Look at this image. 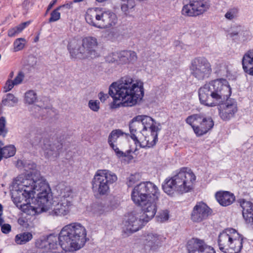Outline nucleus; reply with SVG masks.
Listing matches in <instances>:
<instances>
[{
  "mask_svg": "<svg viewBox=\"0 0 253 253\" xmlns=\"http://www.w3.org/2000/svg\"><path fill=\"white\" fill-rule=\"evenodd\" d=\"M228 82L220 78L212 80L201 86L198 91L200 103L208 107H214L222 103L218 108L220 118L224 121L233 118L238 111L237 102L228 100L231 94Z\"/></svg>",
  "mask_w": 253,
  "mask_h": 253,
  "instance_id": "nucleus-1",
  "label": "nucleus"
},
{
  "mask_svg": "<svg viewBox=\"0 0 253 253\" xmlns=\"http://www.w3.org/2000/svg\"><path fill=\"white\" fill-rule=\"evenodd\" d=\"M86 231L79 223H73L62 228L58 236L53 234L42 240L39 246L46 252L56 253L61 248L65 252H73L82 248L86 242Z\"/></svg>",
  "mask_w": 253,
  "mask_h": 253,
  "instance_id": "nucleus-2",
  "label": "nucleus"
},
{
  "mask_svg": "<svg viewBox=\"0 0 253 253\" xmlns=\"http://www.w3.org/2000/svg\"><path fill=\"white\" fill-rule=\"evenodd\" d=\"M109 94L113 98L111 109L133 106L144 97L143 83L128 76H124L110 84Z\"/></svg>",
  "mask_w": 253,
  "mask_h": 253,
  "instance_id": "nucleus-3",
  "label": "nucleus"
},
{
  "mask_svg": "<svg viewBox=\"0 0 253 253\" xmlns=\"http://www.w3.org/2000/svg\"><path fill=\"white\" fill-rule=\"evenodd\" d=\"M195 180L196 176L192 170L183 167L170 179H166L163 189L169 195L172 196L174 192L182 194L192 190Z\"/></svg>",
  "mask_w": 253,
  "mask_h": 253,
  "instance_id": "nucleus-4",
  "label": "nucleus"
},
{
  "mask_svg": "<svg viewBox=\"0 0 253 253\" xmlns=\"http://www.w3.org/2000/svg\"><path fill=\"white\" fill-rule=\"evenodd\" d=\"M117 180V175L112 171L107 169H98L91 181L92 191L97 195H107L110 191V185Z\"/></svg>",
  "mask_w": 253,
  "mask_h": 253,
  "instance_id": "nucleus-5",
  "label": "nucleus"
},
{
  "mask_svg": "<svg viewBox=\"0 0 253 253\" xmlns=\"http://www.w3.org/2000/svg\"><path fill=\"white\" fill-rule=\"evenodd\" d=\"M243 237L235 229L228 228L218 237L219 250L225 253H239L243 247Z\"/></svg>",
  "mask_w": 253,
  "mask_h": 253,
  "instance_id": "nucleus-6",
  "label": "nucleus"
},
{
  "mask_svg": "<svg viewBox=\"0 0 253 253\" xmlns=\"http://www.w3.org/2000/svg\"><path fill=\"white\" fill-rule=\"evenodd\" d=\"M76 43V41L75 40L70 42L68 45V48L73 57L93 59L99 56L98 52V43L96 38H84L82 40V46H80L77 49L74 47Z\"/></svg>",
  "mask_w": 253,
  "mask_h": 253,
  "instance_id": "nucleus-7",
  "label": "nucleus"
},
{
  "mask_svg": "<svg viewBox=\"0 0 253 253\" xmlns=\"http://www.w3.org/2000/svg\"><path fill=\"white\" fill-rule=\"evenodd\" d=\"M28 166L24 165L23 167L26 171H28V169H32V171L30 172L31 178H24L19 184V188L17 189L20 192V194L23 196V198H25V201L27 202L33 200L35 195L39 188L38 180L43 177H41L39 172L35 170L36 165L34 163L29 164ZM28 175L29 173L28 174Z\"/></svg>",
  "mask_w": 253,
  "mask_h": 253,
  "instance_id": "nucleus-8",
  "label": "nucleus"
},
{
  "mask_svg": "<svg viewBox=\"0 0 253 253\" xmlns=\"http://www.w3.org/2000/svg\"><path fill=\"white\" fill-rule=\"evenodd\" d=\"M131 199L136 204H143L147 200L160 196L158 187L150 181L142 182L133 188L131 194Z\"/></svg>",
  "mask_w": 253,
  "mask_h": 253,
  "instance_id": "nucleus-9",
  "label": "nucleus"
},
{
  "mask_svg": "<svg viewBox=\"0 0 253 253\" xmlns=\"http://www.w3.org/2000/svg\"><path fill=\"white\" fill-rule=\"evenodd\" d=\"M73 193L71 188L66 187L61 190L58 202L51 208L49 211L52 216H65L70 212L73 207Z\"/></svg>",
  "mask_w": 253,
  "mask_h": 253,
  "instance_id": "nucleus-10",
  "label": "nucleus"
},
{
  "mask_svg": "<svg viewBox=\"0 0 253 253\" xmlns=\"http://www.w3.org/2000/svg\"><path fill=\"white\" fill-rule=\"evenodd\" d=\"M189 68L191 75L198 81H203L209 78L212 73L211 64L203 56L193 59Z\"/></svg>",
  "mask_w": 253,
  "mask_h": 253,
  "instance_id": "nucleus-11",
  "label": "nucleus"
},
{
  "mask_svg": "<svg viewBox=\"0 0 253 253\" xmlns=\"http://www.w3.org/2000/svg\"><path fill=\"white\" fill-rule=\"evenodd\" d=\"M185 122L192 126L197 136L205 134L214 126L213 121L211 117L207 118L201 114L188 116Z\"/></svg>",
  "mask_w": 253,
  "mask_h": 253,
  "instance_id": "nucleus-12",
  "label": "nucleus"
},
{
  "mask_svg": "<svg viewBox=\"0 0 253 253\" xmlns=\"http://www.w3.org/2000/svg\"><path fill=\"white\" fill-rule=\"evenodd\" d=\"M147 223L139 212L133 211L126 215L122 227L123 235L127 237L140 230Z\"/></svg>",
  "mask_w": 253,
  "mask_h": 253,
  "instance_id": "nucleus-13",
  "label": "nucleus"
},
{
  "mask_svg": "<svg viewBox=\"0 0 253 253\" xmlns=\"http://www.w3.org/2000/svg\"><path fill=\"white\" fill-rule=\"evenodd\" d=\"M210 0H189V3L182 9V14L190 17H196L207 12L211 7Z\"/></svg>",
  "mask_w": 253,
  "mask_h": 253,
  "instance_id": "nucleus-14",
  "label": "nucleus"
},
{
  "mask_svg": "<svg viewBox=\"0 0 253 253\" xmlns=\"http://www.w3.org/2000/svg\"><path fill=\"white\" fill-rule=\"evenodd\" d=\"M41 146L45 158L50 160H54L59 156L63 148V143L57 138H44Z\"/></svg>",
  "mask_w": 253,
  "mask_h": 253,
  "instance_id": "nucleus-15",
  "label": "nucleus"
},
{
  "mask_svg": "<svg viewBox=\"0 0 253 253\" xmlns=\"http://www.w3.org/2000/svg\"><path fill=\"white\" fill-rule=\"evenodd\" d=\"M39 188L37 191V201L38 206L43 211H46L51 209L52 207L50 194V189L45 179L42 178L38 180Z\"/></svg>",
  "mask_w": 253,
  "mask_h": 253,
  "instance_id": "nucleus-16",
  "label": "nucleus"
},
{
  "mask_svg": "<svg viewBox=\"0 0 253 253\" xmlns=\"http://www.w3.org/2000/svg\"><path fill=\"white\" fill-rule=\"evenodd\" d=\"M212 210L205 203L197 202L191 213L190 219L195 223H200L207 219L212 215Z\"/></svg>",
  "mask_w": 253,
  "mask_h": 253,
  "instance_id": "nucleus-17",
  "label": "nucleus"
},
{
  "mask_svg": "<svg viewBox=\"0 0 253 253\" xmlns=\"http://www.w3.org/2000/svg\"><path fill=\"white\" fill-rule=\"evenodd\" d=\"M188 253H215L214 248L207 244L204 240L192 238L187 243Z\"/></svg>",
  "mask_w": 253,
  "mask_h": 253,
  "instance_id": "nucleus-18",
  "label": "nucleus"
},
{
  "mask_svg": "<svg viewBox=\"0 0 253 253\" xmlns=\"http://www.w3.org/2000/svg\"><path fill=\"white\" fill-rule=\"evenodd\" d=\"M166 239L162 235L150 233L145 236L144 249L149 252H157L165 241Z\"/></svg>",
  "mask_w": 253,
  "mask_h": 253,
  "instance_id": "nucleus-19",
  "label": "nucleus"
},
{
  "mask_svg": "<svg viewBox=\"0 0 253 253\" xmlns=\"http://www.w3.org/2000/svg\"><path fill=\"white\" fill-rule=\"evenodd\" d=\"M159 196H157L156 198H152L145 201L143 204H138V206L141 207L142 211L139 212L143 216V218L148 222L151 219L156 213L157 211V202L159 200Z\"/></svg>",
  "mask_w": 253,
  "mask_h": 253,
  "instance_id": "nucleus-20",
  "label": "nucleus"
},
{
  "mask_svg": "<svg viewBox=\"0 0 253 253\" xmlns=\"http://www.w3.org/2000/svg\"><path fill=\"white\" fill-rule=\"evenodd\" d=\"M118 22L117 15L111 9L101 7L100 29L114 27Z\"/></svg>",
  "mask_w": 253,
  "mask_h": 253,
  "instance_id": "nucleus-21",
  "label": "nucleus"
},
{
  "mask_svg": "<svg viewBox=\"0 0 253 253\" xmlns=\"http://www.w3.org/2000/svg\"><path fill=\"white\" fill-rule=\"evenodd\" d=\"M158 131H152L142 132V136L138 137L134 143L141 148H150L154 146L158 140Z\"/></svg>",
  "mask_w": 253,
  "mask_h": 253,
  "instance_id": "nucleus-22",
  "label": "nucleus"
},
{
  "mask_svg": "<svg viewBox=\"0 0 253 253\" xmlns=\"http://www.w3.org/2000/svg\"><path fill=\"white\" fill-rule=\"evenodd\" d=\"M101 7L88 8L85 14V19L89 25L100 29Z\"/></svg>",
  "mask_w": 253,
  "mask_h": 253,
  "instance_id": "nucleus-23",
  "label": "nucleus"
},
{
  "mask_svg": "<svg viewBox=\"0 0 253 253\" xmlns=\"http://www.w3.org/2000/svg\"><path fill=\"white\" fill-rule=\"evenodd\" d=\"M240 205L242 208V214L246 222L253 226V204L245 199L240 200Z\"/></svg>",
  "mask_w": 253,
  "mask_h": 253,
  "instance_id": "nucleus-24",
  "label": "nucleus"
},
{
  "mask_svg": "<svg viewBox=\"0 0 253 253\" xmlns=\"http://www.w3.org/2000/svg\"><path fill=\"white\" fill-rule=\"evenodd\" d=\"M129 131L130 133V137L135 142L138 141V137L142 136L143 129L142 126L141 122L138 119H137V116L134 117L129 125Z\"/></svg>",
  "mask_w": 253,
  "mask_h": 253,
  "instance_id": "nucleus-25",
  "label": "nucleus"
},
{
  "mask_svg": "<svg viewBox=\"0 0 253 253\" xmlns=\"http://www.w3.org/2000/svg\"><path fill=\"white\" fill-rule=\"evenodd\" d=\"M215 196L218 203L223 207L231 205L235 200L234 195L229 191L217 192Z\"/></svg>",
  "mask_w": 253,
  "mask_h": 253,
  "instance_id": "nucleus-26",
  "label": "nucleus"
},
{
  "mask_svg": "<svg viewBox=\"0 0 253 253\" xmlns=\"http://www.w3.org/2000/svg\"><path fill=\"white\" fill-rule=\"evenodd\" d=\"M137 119H138L141 122L143 128L142 132L148 131L149 133V131L159 130V128L156 125V123L151 117L148 116H137Z\"/></svg>",
  "mask_w": 253,
  "mask_h": 253,
  "instance_id": "nucleus-27",
  "label": "nucleus"
},
{
  "mask_svg": "<svg viewBox=\"0 0 253 253\" xmlns=\"http://www.w3.org/2000/svg\"><path fill=\"white\" fill-rule=\"evenodd\" d=\"M243 69L245 72L253 76V50L245 53L242 59Z\"/></svg>",
  "mask_w": 253,
  "mask_h": 253,
  "instance_id": "nucleus-28",
  "label": "nucleus"
},
{
  "mask_svg": "<svg viewBox=\"0 0 253 253\" xmlns=\"http://www.w3.org/2000/svg\"><path fill=\"white\" fill-rule=\"evenodd\" d=\"M119 63L126 64L133 63L137 60V56L135 52L132 50H123L119 52Z\"/></svg>",
  "mask_w": 253,
  "mask_h": 253,
  "instance_id": "nucleus-29",
  "label": "nucleus"
},
{
  "mask_svg": "<svg viewBox=\"0 0 253 253\" xmlns=\"http://www.w3.org/2000/svg\"><path fill=\"white\" fill-rule=\"evenodd\" d=\"M31 22L30 21L22 23L16 26L10 28L7 31V35L9 37H14L21 33L23 30L28 27Z\"/></svg>",
  "mask_w": 253,
  "mask_h": 253,
  "instance_id": "nucleus-30",
  "label": "nucleus"
},
{
  "mask_svg": "<svg viewBox=\"0 0 253 253\" xmlns=\"http://www.w3.org/2000/svg\"><path fill=\"white\" fill-rule=\"evenodd\" d=\"M135 6L134 0H121V8L122 11L126 14L128 15L133 11Z\"/></svg>",
  "mask_w": 253,
  "mask_h": 253,
  "instance_id": "nucleus-31",
  "label": "nucleus"
},
{
  "mask_svg": "<svg viewBox=\"0 0 253 253\" xmlns=\"http://www.w3.org/2000/svg\"><path fill=\"white\" fill-rule=\"evenodd\" d=\"M16 152L15 147L12 145L0 148V162L2 158H7L13 156Z\"/></svg>",
  "mask_w": 253,
  "mask_h": 253,
  "instance_id": "nucleus-32",
  "label": "nucleus"
},
{
  "mask_svg": "<svg viewBox=\"0 0 253 253\" xmlns=\"http://www.w3.org/2000/svg\"><path fill=\"white\" fill-rule=\"evenodd\" d=\"M33 235L30 232H23L17 234L15 238V242L18 245H23L31 241Z\"/></svg>",
  "mask_w": 253,
  "mask_h": 253,
  "instance_id": "nucleus-33",
  "label": "nucleus"
},
{
  "mask_svg": "<svg viewBox=\"0 0 253 253\" xmlns=\"http://www.w3.org/2000/svg\"><path fill=\"white\" fill-rule=\"evenodd\" d=\"M18 102V98L13 94L7 93L2 98L1 105L11 107H13Z\"/></svg>",
  "mask_w": 253,
  "mask_h": 253,
  "instance_id": "nucleus-34",
  "label": "nucleus"
},
{
  "mask_svg": "<svg viewBox=\"0 0 253 253\" xmlns=\"http://www.w3.org/2000/svg\"><path fill=\"white\" fill-rule=\"evenodd\" d=\"M18 190H16L12 193L11 198L15 205L19 208H21L23 205L26 203L25 198H23V196L20 195Z\"/></svg>",
  "mask_w": 253,
  "mask_h": 253,
  "instance_id": "nucleus-35",
  "label": "nucleus"
},
{
  "mask_svg": "<svg viewBox=\"0 0 253 253\" xmlns=\"http://www.w3.org/2000/svg\"><path fill=\"white\" fill-rule=\"evenodd\" d=\"M37 100V94L35 91L30 90L25 93L24 101L25 103L32 105L36 102Z\"/></svg>",
  "mask_w": 253,
  "mask_h": 253,
  "instance_id": "nucleus-36",
  "label": "nucleus"
},
{
  "mask_svg": "<svg viewBox=\"0 0 253 253\" xmlns=\"http://www.w3.org/2000/svg\"><path fill=\"white\" fill-rule=\"evenodd\" d=\"M125 133L121 129H115L112 130L109 135L108 143L109 144H115L117 139L121 136H123Z\"/></svg>",
  "mask_w": 253,
  "mask_h": 253,
  "instance_id": "nucleus-37",
  "label": "nucleus"
},
{
  "mask_svg": "<svg viewBox=\"0 0 253 253\" xmlns=\"http://www.w3.org/2000/svg\"><path fill=\"white\" fill-rule=\"evenodd\" d=\"M91 212L94 216H99L105 214L106 207L102 204H94L91 206Z\"/></svg>",
  "mask_w": 253,
  "mask_h": 253,
  "instance_id": "nucleus-38",
  "label": "nucleus"
},
{
  "mask_svg": "<svg viewBox=\"0 0 253 253\" xmlns=\"http://www.w3.org/2000/svg\"><path fill=\"white\" fill-rule=\"evenodd\" d=\"M26 203L24 204V205H23V207L21 208L22 211L26 213V214L30 215H35L37 212V208L36 207H34L33 206H32L30 205L31 201L29 202H27L25 201Z\"/></svg>",
  "mask_w": 253,
  "mask_h": 253,
  "instance_id": "nucleus-39",
  "label": "nucleus"
},
{
  "mask_svg": "<svg viewBox=\"0 0 253 253\" xmlns=\"http://www.w3.org/2000/svg\"><path fill=\"white\" fill-rule=\"evenodd\" d=\"M27 41L25 39L20 38L16 39L13 42V51L17 52L24 49Z\"/></svg>",
  "mask_w": 253,
  "mask_h": 253,
  "instance_id": "nucleus-40",
  "label": "nucleus"
},
{
  "mask_svg": "<svg viewBox=\"0 0 253 253\" xmlns=\"http://www.w3.org/2000/svg\"><path fill=\"white\" fill-rule=\"evenodd\" d=\"M239 8L236 7L231 8L228 10L225 14V17L229 20H232L237 18L239 14Z\"/></svg>",
  "mask_w": 253,
  "mask_h": 253,
  "instance_id": "nucleus-41",
  "label": "nucleus"
},
{
  "mask_svg": "<svg viewBox=\"0 0 253 253\" xmlns=\"http://www.w3.org/2000/svg\"><path fill=\"white\" fill-rule=\"evenodd\" d=\"M169 218V212L167 210L160 211L157 216V221L160 222H165L168 220Z\"/></svg>",
  "mask_w": 253,
  "mask_h": 253,
  "instance_id": "nucleus-42",
  "label": "nucleus"
},
{
  "mask_svg": "<svg viewBox=\"0 0 253 253\" xmlns=\"http://www.w3.org/2000/svg\"><path fill=\"white\" fill-rule=\"evenodd\" d=\"M8 130L6 127V120L4 117L0 118V136L5 137Z\"/></svg>",
  "mask_w": 253,
  "mask_h": 253,
  "instance_id": "nucleus-43",
  "label": "nucleus"
},
{
  "mask_svg": "<svg viewBox=\"0 0 253 253\" xmlns=\"http://www.w3.org/2000/svg\"><path fill=\"white\" fill-rule=\"evenodd\" d=\"M106 61L109 63L117 62L119 63V52H115L109 53L105 57Z\"/></svg>",
  "mask_w": 253,
  "mask_h": 253,
  "instance_id": "nucleus-44",
  "label": "nucleus"
},
{
  "mask_svg": "<svg viewBox=\"0 0 253 253\" xmlns=\"http://www.w3.org/2000/svg\"><path fill=\"white\" fill-rule=\"evenodd\" d=\"M140 179V175L139 173H134L131 174L128 178L126 184L128 187H131L136 182Z\"/></svg>",
  "mask_w": 253,
  "mask_h": 253,
  "instance_id": "nucleus-45",
  "label": "nucleus"
},
{
  "mask_svg": "<svg viewBox=\"0 0 253 253\" xmlns=\"http://www.w3.org/2000/svg\"><path fill=\"white\" fill-rule=\"evenodd\" d=\"M60 7H57L53 10L51 14L50 17L49 19V22H53L58 21L60 18V13L59 12Z\"/></svg>",
  "mask_w": 253,
  "mask_h": 253,
  "instance_id": "nucleus-46",
  "label": "nucleus"
},
{
  "mask_svg": "<svg viewBox=\"0 0 253 253\" xmlns=\"http://www.w3.org/2000/svg\"><path fill=\"white\" fill-rule=\"evenodd\" d=\"M88 107L94 112H98L100 109V102L96 100H90L88 103Z\"/></svg>",
  "mask_w": 253,
  "mask_h": 253,
  "instance_id": "nucleus-47",
  "label": "nucleus"
},
{
  "mask_svg": "<svg viewBox=\"0 0 253 253\" xmlns=\"http://www.w3.org/2000/svg\"><path fill=\"white\" fill-rule=\"evenodd\" d=\"M110 147L114 150L115 153L116 155L118 158H123L126 157V155L125 153H124L123 151L119 149L117 145L115 144H109Z\"/></svg>",
  "mask_w": 253,
  "mask_h": 253,
  "instance_id": "nucleus-48",
  "label": "nucleus"
},
{
  "mask_svg": "<svg viewBox=\"0 0 253 253\" xmlns=\"http://www.w3.org/2000/svg\"><path fill=\"white\" fill-rule=\"evenodd\" d=\"M14 85H16L14 84L13 81L10 79H8L6 82L5 85L3 87V92H7L11 90Z\"/></svg>",
  "mask_w": 253,
  "mask_h": 253,
  "instance_id": "nucleus-49",
  "label": "nucleus"
},
{
  "mask_svg": "<svg viewBox=\"0 0 253 253\" xmlns=\"http://www.w3.org/2000/svg\"><path fill=\"white\" fill-rule=\"evenodd\" d=\"M24 77V74L22 72H19L17 76L15 77L14 80L13 81L15 85H18L21 84L23 80Z\"/></svg>",
  "mask_w": 253,
  "mask_h": 253,
  "instance_id": "nucleus-50",
  "label": "nucleus"
},
{
  "mask_svg": "<svg viewBox=\"0 0 253 253\" xmlns=\"http://www.w3.org/2000/svg\"><path fill=\"white\" fill-rule=\"evenodd\" d=\"M1 226V230L3 233L7 234L11 231V226L8 224H4Z\"/></svg>",
  "mask_w": 253,
  "mask_h": 253,
  "instance_id": "nucleus-51",
  "label": "nucleus"
},
{
  "mask_svg": "<svg viewBox=\"0 0 253 253\" xmlns=\"http://www.w3.org/2000/svg\"><path fill=\"white\" fill-rule=\"evenodd\" d=\"M241 31V27H238L236 30H232V31L230 32L229 35L230 37L234 38L238 35Z\"/></svg>",
  "mask_w": 253,
  "mask_h": 253,
  "instance_id": "nucleus-52",
  "label": "nucleus"
},
{
  "mask_svg": "<svg viewBox=\"0 0 253 253\" xmlns=\"http://www.w3.org/2000/svg\"><path fill=\"white\" fill-rule=\"evenodd\" d=\"M98 96L102 102H104L109 98V95L107 94L104 93L102 92H100L98 94Z\"/></svg>",
  "mask_w": 253,
  "mask_h": 253,
  "instance_id": "nucleus-53",
  "label": "nucleus"
},
{
  "mask_svg": "<svg viewBox=\"0 0 253 253\" xmlns=\"http://www.w3.org/2000/svg\"><path fill=\"white\" fill-rule=\"evenodd\" d=\"M58 7H60V9L63 8L69 9L72 7V2L66 3L65 4L58 6Z\"/></svg>",
  "mask_w": 253,
  "mask_h": 253,
  "instance_id": "nucleus-54",
  "label": "nucleus"
},
{
  "mask_svg": "<svg viewBox=\"0 0 253 253\" xmlns=\"http://www.w3.org/2000/svg\"><path fill=\"white\" fill-rule=\"evenodd\" d=\"M29 3V0H24L22 3V6L24 9H26L28 8Z\"/></svg>",
  "mask_w": 253,
  "mask_h": 253,
  "instance_id": "nucleus-55",
  "label": "nucleus"
},
{
  "mask_svg": "<svg viewBox=\"0 0 253 253\" xmlns=\"http://www.w3.org/2000/svg\"><path fill=\"white\" fill-rule=\"evenodd\" d=\"M57 1V0H53L50 2L47 7L46 12H47L53 7V6L56 3Z\"/></svg>",
  "mask_w": 253,
  "mask_h": 253,
  "instance_id": "nucleus-56",
  "label": "nucleus"
},
{
  "mask_svg": "<svg viewBox=\"0 0 253 253\" xmlns=\"http://www.w3.org/2000/svg\"><path fill=\"white\" fill-rule=\"evenodd\" d=\"M35 139V141L33 142V143L35 145L38 144V143H40L42 141L41 137L40 136H36Z\"/></svg>",
  "mask_w": 253,
  "mask_h": 253,
  "instance_id": "nucleus-57",
  "label": "nucleus"
},
{
  "mask_svg": "<svg viewBox=\"0 0 253 253\" xmlns=\"http://www.w3.org/2000/svg\"><path fill=\"white\" fill-rule=\"evenodd\" d=\"M39 106H40L41 108H44L45 109H49L50 107L49 106H44L42 105H39Z\"/></svg>",
  "mask_w": 253,
  "mask_h": 253,
  "instance_id": "nucleus-58",
  "label": "nucleus"
},
{
  "mask_svg": "<svg viewBox=\"0 0 253 253\" xmlns=\"http://www.w3.org/2000/svg\"><path fill=\"white\" fill-rule=\"evenodd\" d=\"M13 76H14V72H11L9 75V79H8L11 80V79L13 77Z\"/></svg>",
  "mask_w": 253,
  "mask_h": 253,
  "instance_id": "nucleus-59",
  "label": "nucleus"
},
{
  "mask_svg": "<svg viewBox=\"0 0 253 253\" xmlns=\"http://www.w3.org/2000/svg\"><path fill=\"white\" fill-rule=\"evenodd\" d=\"M3 222L4 220L1 217V215H0V226H2L3 225Z\"/></svg>",
  "mask_w": 253,
  "mask_h": 253,
  "instance_id": "nucleus-60",
  "label": "nucleus"
},
{
  "mask_svg": "<svg viewBox=\"0 0 253 253\" xmlns=\"http://www.w3.org/2000/svg\"><path fill=\"white\" fill-rule=\"evenodd\" d=\"M2 206L0 204V215H2Z\"/></svg>",
  "mask_w": 253,
  "mask_h": 253,
  "instance_id": "nucleus-61",
  "label": "nucleus"
},
{
  "mask_svg": "<svg viewBox=\"0 0 253 253\" xmlns=\"http://www.w3.org/2000/svg\"><path fill=\"white\" fill-rule=\"evenodd\" d=\"M83 1V0H74L73 2L76 3V2H79Z\"/></svg>",
  "mask_w": 253,
  "mask_h": 253,
  "instance_id": "nucleus-62",
  "label": "nucleus"
},
{
  "mask_svg": "<svg viewBox=\"0 0 253 253\" xmlns=\"http://www.w3.org/2000/svg\"><path fill=\"white\" fill-rule=\"evenodd\" d=\"M19 163H20L21 164H23V163H22V162L21 161H18V164Z\"/></svg>",
  "mask_w": 253,
  "mask_h": 253,
  "instance_id": "nucleus-63",
  "label": "nucleus"
}]
</instances>
